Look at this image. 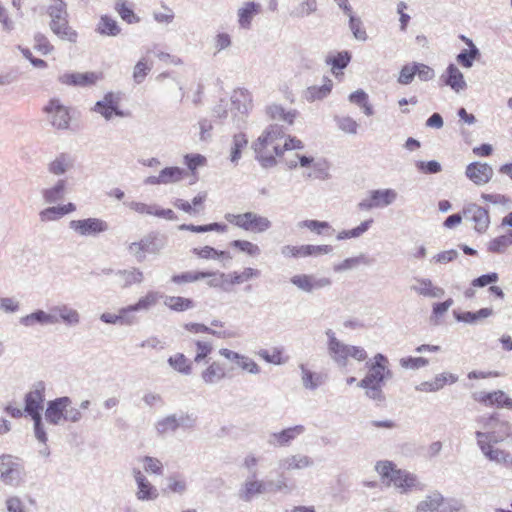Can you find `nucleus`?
Segmentation results:
<instances>
[{
	"mask_svg": "<svg viewBox=\"0 0 512 512\" xmlns=\"http://www.w3.org/2000/svg\"><path fill=\"white\" fill-rule=\"evenodd\" d=\"M326 335L328 336L329 356L338 367H346L350 357L359 362L366 360L367 352L363 347L343 343L330 329L326 331Z\"/></svg>",
	"mask_w": 512,
	"mask_h": 512,
	"instance_id": "nucleus-5",
	"label": "nucleus"
},
{
	"mask_svg": "<svg viewBox=\"0 0 512 512\" xmlns=\"http://www.w3.org/2000/svg\"><path fill=\"white\" fill-rule=\"evenodd\" d=\"M463 503L455 498L446 499L439 491L427 494L416 506V512H459Z\"/></svg>",
	"mask_w": 512,
	"mask_h": 512,
	"instance_id": "nucleus-6",
	"label": "nucleus"
},
{
	"mask_svg": "<svg viewBox=\"0 0 512 512\" xmlns=\"http://www.w3.org/2000/svg\"><path fill=\"white\" fill-rule=\"evenodd\" d=\"M51 21H60L68 17L67 6L64 0H51L47 8Z\"/></svg>",
	"mask_w": 512,
	"mask_h": 512,
	"instance_id": "nucleus-51",
	"label": "nucleus"
},
{
	"mask_svg": "<svg viewBox=\"0 0 512 512\" xmlns=\"http://www.w3.org/2000/svg\"><path fill=\"white\" fill-rule=\"evenodd\" d=\"M196 425V417L188 413H175L159 419L155 424L157 433L161 436L175 433L178 429H192Z\"/></svg>",
	"mask_w": 512,
	"mask_h": 512,
	"instance_id": "nucleus-10",
	"label": "nucleus"
},
{
	"mask_svg": "<svg viewBox=\"0 0 512 512\" xmlns=\"http://www.w3.org/2000/svg\"><path fill=\"white\" fill-rule=\"evenodd\" d=\"M95 31L103 36L115 37L121 33V28L115 19L108 15H102Z\"/></svg>",
	"mask_w": 512,
	"mask_h": 512,
	"instance_id": "nucleus-39",
	"label": "nucleus"
},
{
	"mask_svg": "<svg viewBox=\"0 0 512 512\" xmlns=\"http://www.w3.org/2000/svg\"><path fill=\"white\" fill-rule=\"evenodd\" d=\"M248 144L246 135L242 132L237 133L233 136L230 160L233 163H237L241 158L242 149Z\"/></svg>",
	"mask_w": 512,
	"mask_h": 512,
	"instance_id": "nucleus-50",
	"label": "nucleus"
},
{
	"mask_svg": "<svg viewBox=\"0 0 512 512\" xmlns=\"http://www.w3.org/2000/svg\"><path fill=\"white\" fill-rule=\"evenodd\" d=\"M159 496L158 490L148 479L137 484L136 498L139 501H153Z\"/></svg>",
	"mask_w": 512,
	"mask_h": 512,
	"instance_id": "nucleus-44",
	"label": "nucleus"
},
{
	"mask_svg": "<svg viewBox=\"0 0 512 512\" xmlns=\"http://www.w3.org/2000/svg\"><path fill=\"white\" fill-rule=\"evenodd\" d=\"M259 275V271L253 268H245L242 272H233L227 274L228 276V284H242L253 277H257Z\"/></svg>",
	"mask_w": 512,
	"mask_h": 512,
	"instance_id": "nucleus-54",
	"label": "nucleus"
},
{
	"mask_svg": "<svg viewBox=\"0 0 512 512\" xmlns=\"http://www.w3.org/2000/svg\"><path fill=\"white\" fill-rule=\"evenodd\" d=\"M50 29L52 32L59 37L61 40L75 43L77 41V32L69 26L68 19H62L60 21H50Z\"/></svg>",
	"mask_w": 512,
	"mask_h": 512,
	"instance_id": "nucleus-34",
	"label": "nucleus"
},
{
	"mask_svg": "<svg viewBox=\"0 0 512 512\" xmlns=\"http://www.w3.org/2000/svg\"><path fill=\"white\" fill-rule=\"evenodd\" d=\"M310 171L305 174L309 179L326 180L330 177L329 165L326 160L315 159L312 163Z\"/></svg>",
	"mask_w": 512,
	"mask_h": 512,
	"instance_id": "nucleus-43",
	"label": "nucleus"
},
{
	"mask_svg": "<svg viewBox=\"0 0 512 512\" xmlns=\"http://www.w3.org/2000/svg\"><path fill=\"white\" fill-rule=\"evenodd\" d=\"M314 461L307 455H289L279 460L278 467L283 472L300 470L313 466Z\"/></svg>",
	"mask_w": 512,
	"mask_h": 512,
	"instance_id": "nucleus-27",
	"label": "nucleus"
},
{
	"mask_svg": "<svg viewBox=\"0 0 512 512\" xmlns=\"http://www.w3.org/2000/svg\"><path fill=\"white\" fill-rule=\"evenodd\" d=\"M82 418V412L79 408L72 406V399L68 396L58 397L47 403L45 419L51 425L58 426L65 422L78 423Z\"/></svg>",
	"mask_w": 512,
	"mask_h": 512,
	"instance_id": "nucleus-4",
	"label": "nucleus"
},
{
	"mask_svg": "<svg viewBox=\"0 0 512 512\" xmlns=\"http://www.w3.org/2000/svg\"><path fill=\"white\" fill-rule=\"evenodd\" d=\"M303 148L304 144L300 139L286 136L283 127L278 124L269 125L253 143L255 158L263 168L276 166V158L282 157L285 151Z\"/></svg>",
	"mask_w": 512,
	"mask_h": 512,
	"instance_id": "nucleus-1",
	"label": "nucleus"
},
{
	"mask_svg": "<svg viewBox=\"0 0 512 512\" xmlns=\"http://www.w3.org/2000/svg\"><path fill=\"white\" fill-rule=\"evenodd\" d=\"M333 82L330 79H324V83L320 86L313 85L308 87L304 93L303 97L308 102H314L316 100H322L326 98L332 90Z\"/></svg>",
	"mask_w": 512,
	"mask_h": 512,
	"instance_id": "nucleus-36",
	"label": "nucleus"
},
{
	"mask_svg": "<svg viewBox=\"0 0 512 512\" xmlns=\"http://www.w3.org/2000/svg\"><path fill=\"white\" fill-rule=\"evenodd\" d=\"M186 175L187 172L185 169L177 166H170L163 168L158 175L146 177L143 182L145 185L176 184L182 181Z\"/></svg>",
	"mask_w": 512,
	"mask_h": 512,
	"instance_id": "nucleus-17",
	"label": "nucleus"
},
{
	"mask_svg": "<svg viewBox=\"0 0 512 512\" xmlns=\"http://www.w3.org/2000/svg\"><path fill=\"white\" fill-rule=\"evenodd\" d=\"M266 115L273 121L283 122L289 126L294 124L298 116L295 109L286 110L282 105L272 103L265 108Z\"/></svg>",
	"mask_w": 512,
	"mask_h": 512,
	"instance_id": "nucleus-25",
	"label": "nucleus"
},
{
	"mask_svg": "<svg viewBox=\"0 0 512 512\" xmlns=\"http://www.w3.org/2000/svg\"><path fill=\"white\" fill-rule=\"evenodd\" d=\"M77 310L67 304L50 306L47 311L36 310L21 320H78Z\"/></svg>",
	"mask_w": 512,
	"mask_h": 512,
	"instance_id": "nucleus-11",
	"label": "nucleus"
},
{
	"mask_svg": "<svg viewBox=\"0 0 512 512\" xmlns=\"http://www.w3.org/2000/svg\"><path fill=\"white\" fill-rule=\"evenodd\" d=\"M301 380L303 387L307 390H316L325 382V377L321 373L309 370L304 364L300 365Z\"/></svg>",
	"mask_w": 512,
	"mask_h": 512,
	"instance_id": "nucleus-38",
	"label": "nucleus"
},
{
	"mask_svg": "<svg viewBox=\"0 0 512 512\" xmlns=\"http://www.w3.org/2000/svg\"><path fill=\"white\" fill-rule=\"evenodd\" d=\"M469 50H462L457 55V62L465 68H471L474 60L480 55L479 49L474 45L472 40H467Z\"/></svg>",
	"mask_w": 512,
	"mask_h": 512,
	"instance_id": "nucleus-45",
	"label": "nucleus"
},
{
	"mask_svg": "<svg viewBox=\"0 0 512 512\" xmlns=\"http://www.w3.org/2000/svg\"><path fill=\"white\" fill-rule=\"evenodd\" d=\"M225 376L226 371L218 362H213L201 374L203 381L210 385L220 382Z\"/></svg>",
	"mask_w": 512,
	"mask_h": 512,
	"instance_id": "nucleus-40",
	"label": "nucleus"
},
{
	"mask_svg": "<svg viewBox=\"0 0 512 512\" xmlns=\"http://www.w3.org/2000/svg\"><path fill=\"white\" fill-rule=\"evenodd\" d=\"M193 254L201 259H217L222 262L223 267H227L232 260V255L227 251H219L211 246H204L202 248H194Z\"/></svg>",
	"mask_w": 512,
	"mask_h": 512,
	"instance_id": "nucleus-33",
	"label": "nucleus"
},
{
	"mask_svg": "<svg viewBox=\"0 0 512 512\" xmlns=\"http://www.w3.org/2000/svg\"><path fill=\"white\" fill-rule=\"evenodd\" d=\"M463 217L465 220L473 223V227L478 233H484L490 224L488 211L474 203L468 204L463 208Z\"/></svg>",
	"mask_w": 512,
	"mask_h": 512,
	"instance_id": "nucleus-18",
	"label": "nucleus"
},
{
	"mask_svg": "<svg viewBox=\"0 0 512 512\" xmlns=\"http://www.w3.org/2000/svg\"><path fill=\"white\" fill-rule=\"evenodd\" d=\"M371 193L376 202L377 208L391 205L398 197L397 192L391 188L372 190Z\"/></svg>",
	"mask_w": 512,
	"mask_h": 512,
	"instance_id": "nucleus-41",
	"label": "nucleus"
},
{
	"mask_svg": "<svg viewBox=\"0 0 512 512\" xmlns=\"http://www.w3.org/2000/svg\"><path fill=\"white\" fill-rule=\"evenodd\" d=\"M73 168L72 158L65 153H61L54 160L48 163L47 170L55 176H61Z\"/></svg>",
	"mask_w": 512,
	"mask_h": 512,
	"instance_id": "nucleus-37",
	"label": "nucleus"
},
{
	"mask_svg": "<svg viewBox=\"0 0 512 512\" xmlns=\"http://www.w3.org/2000/svg\"><path fill=\"white\" fill-rule=\"evenodd\" d=\"M116 274L120 278V282L123 287L141 283L143 281V273L136 268H132L130 270H119Z\"/></svg>",
	"mask_w": 512,
	"mask_h": 512,
	"instance_id": "nucleus-48",
	"label": "nucleus"
},
{
	"mask_svg": "<svg viewBox=\"0 0 512 512\" xmlns=\"http://www.w3.org/2000/svg\"><path fill=\"white\" fill-rule=\"evenodd\" d=\"M34 49L42 55H47L54 50V46L44 34L37 33L34 36Z\"/></svg>",
	"mask_w": 512,
	"mask_h": 512,
	"instance_id": "nucleus-59",
	"label": "nucleus"
},
{
	"mask_svg": "<svg viewBox=\"0 0 512 512\" xmlns=\"http://www.w3.org/2000/svg\"><path fill=\"white\" fill-rule=\"evenodd\" d=\"M66 188L67 181L65 179H58L52 186L44 188L41 191V196L45 203L55 204L65 197Z\"/></svg>",
	"mask_w": 512,
	"mask_h": 512,
	"instance_id": "nucleus-32",
	"label": "nucleus"
},
{
	"mask_svg": "<svg viewBox=\"0 0 512 512\" xmlns=\"http://www.w3.org/2000/svg\"><path fill=\"white\" fill-rule=\"evenodd\" d=\"M152 69V63L148 61L146 57H142L133 68V80L136 84H141L148 73Z\"/></svg>",
	"mask_w": 512,
	"mask_h": 512,
	"instance_id": "nucleus-52",
	"label": "nucleus"
},
{
	"mask_svg": "<svg viewBox=\"0 0 512 512\" xmlns=\"http://www.w3.org/2000/svg\"><path fill=\"white\" fill-rule=\"evenodd\" d=\"M375 470L388 486H393L401 494H407L414 490L421 491L424 488L416 475L406 470L397 469L391 461L377 462Z\"/></svg>",
	"mask_w": 512,
	"mask_h": 512,
	"instance_id": "nucleus-3",
	"label": "nucleus"
},
{
	"mask_svg": "<svg viewBox=\"0 0 512 512\" xmlns=\"http://www.w3.org/2000/svg\"><path fill=\"white\" fill-rule=\"evenodd\" d=\"M475 437L488 439L493 442H504L507 439H512V424L499 417L498 422L492 431L478 430L475 432Z\"/></svg>",
	"mask_w": 512,
	"mask_h": 512,
	"instance_id": "nucleus-21",
	"label": "nucleus"
},
{
	"mask_svg": "<svg viewBox=\"0 0 512 512\" xmlns=\"http://www.w3.org/2000/svg\"><path fill=\"white\" fill-rule=\"evenodd\" d=\"M265 492V484L257 476H248L239 491V497L245 502L251 501L255 496Z\"/></svg>",
	"mask_w": 512,
	"mask_h": 512,
	"instance_id": "nucleus-30",
	"label": "nucleus"
},
{
	"mask_svg": "<svg viewBox=\"0 0 512 512\" xmlns=\"http://www.w3.org/2000/svg\"><path fill=\"white\" fill-rule=\"evenodd\" d=\"M466 176L476 185H484L493 176V169L486 163H471L466 168Z\"/></svg>",
	"mask_w": 512,
	"mask_h": 512,
	"instance_id": "nucleus-23",
	"label": "nucleus"
},
{
	"mask_svg": "<svg viewBox=\"0 0 512 512\" xmlns=\"http://www.w3.org/2000/svg\"><path fill=\"white\" fill-rule=\"evenodd\" d=\"M441 80L455 92H460L467 87L463 73L454 64H449L441 75Z\"/></svg>",
	"mask_w": 512,
	"mask_h": 512,
	"instance_id": "nucleus-28",
	"label": "nucleus"
},
{
	"mask_svg": "<svg viewBox=\"0 0 512 512\" xmlns=\"http://www.w3.org/2000/svg\"><path fill=\"white\" fill-rule=\"evenodd\" d=\"M305 432L303 425L286 428L270 436L269 443L274 446H288L294 439Z\"/></svg>",
	"mask_w": 512,
	"mask_h": 512,
	"instance_id": "nucleus-29",
	"label": "nucleus"
},
{
	"mask_svg": "<svg viewBox=\"0 0 512 512\" xmlns=\"http://www.w3.org/2000/svg\"><path fill=\"white\" fill-rule=\"evenodd\" d=\"M475 401L485 406H495L497 408H506L512 410V398L506 395L502 390L493 392H478L473 395Z\"/></svg>",
	"mask_w": 512,
	"mask_h": 512,
	"instance_id": "nucleus-20",
	"label": "nucleus"
},
{
	"mask_svg": "<svg viewBox=\"0 0 512 512\" xmlns=\"http://www.w3.org/2000/svg\"><path fill=\"white\" fill-rule=\"evenodd\" d=\"M224 218L228 223L253 233H264L272 226L271 221L267 217L254 212L242 214L226 213Z\"/></svg>",
	"mask_w": 512,
	"mask_h": 512,
	"instance_id": "nucleus-7",
	"label": "nucleus"
},
{
	"mask_svg": "<svg viewBox=\"0 0 512 512\" xmlns=\"http://www.w3.org/2000/svg\"><path fill=\"white\" fill-rule=\"evenodd\" d=\"M338 128L346 134L355 135L358 130V123L350 116H336L334 118Z\"/></svg>",
	"mask_w": 512,
	"mask_h": 512,
	"instance_id": "nucleus-55",
	"label": "nucleus"
},
{
	"mask_svg": "<svg viewBox=\"0 0 512 512\" xmlns=\"http://www.w3.org/2000/svg\"><path fill=\"white\" fill-rule=\"evenodd\" d=\"M230 245L250 256H258L261 253L260 247L248 240H233Z\"/></svg>",
	"mask_w": 512,
	"mask_h": 512,
	"instance_id": "nucleus-57",
	"label": "nucleus"
},
{
	"mask_svg": "<svg viewBox=\"0 0 512 512\" xmlns=\"http://www.w3.org/2000/svg\"><path fill=\"white\" fill-rule=\"evenodd\" d=\"M69 228L80 237H97L109 230V224L101 218L71 220Z\"/></svg>",
	"mask_w": 512,
	"mask_h": 512,
	"instance_id": "nucleus-13",
	"label": "nucleus"
},
{
	"mask_svg": "<svg viewBox=\"0 0 512 512\" xmlns=\"http://www.w3.org/2000/svg\"><path fill=\"white\" fill-rule=\"evenodd\" d=\"M152 244L153 241L150 238H143L138 242L131 243L128 250L138 262H142L145 259L146 252H155V250L151 248Z\"/></svg>",
	"mask_w": 512,
	"mask_h": 512,
	"instance_id": "nucleus-42",
	"label": "nucleus"
},
{
	"mask_svg": "<svg viewBox=\"0 0 512 512\" xmlns=\"http://www.w3.org/2000/svg\"><path fill=\"white\" fill-rule=\"evenodd\" d=\"M261 6L255 2H246L238 9V23L240 27L249 29L252 19L260 12Z\"/></svg>",
	"mask_w": 512,
	"mask_h": 512,
	"instance_id": "nucleus-35",
	"label": "nucleus"
},
{
	"mask_svg": "<svg viewBox=\"0 0 512 512\" xmlns=\"http://www.w3.org/2000/svg\"><path fill=\"white\" fill-rule=\"evenodd\" d=\"M169 365L177 372L189 375L191 373V362L182 353H177L168 359Z\"/></svg>",
	"mask_w": 512,
	"mask_h": 512,
	"instance_id": "nucleus-49",
	"label": "nucleus"
},
{
	"mask_svg": "<svg viewBox=\"0 0 512 512\" xmlns=\"http://www.w3.org/2000/svg\"><path fill=\"white\" fill-rule=\"evenodd\" d=\"M47 120L52 127L58 130H67L70 126L71 116L69 108L62 104L59 99L49 100L43 108Z\"/></svg>",
	"mask_w": 512,
	"mask_h": 512,
	"instance_id": "nucleus-12",
	"label": "nucleus"
},
{
	"mask_svg": "<svg viewBox=\"0 0 512 512\" xmlns=\"http://www.w3.org/2000/svg\"><path fill=\"white\" fill-rule=\"evenodd\" d=\"M291 283L304 292H312L316 289L328 287L331 284L329 278H316L313 275L300 274L291 278Z\"/></svg>",
	"mask_w": 512,
	"mask_h": 512,
	"instance_id": "nucleus-22",
	"label": "nucleus"
},
{
	"mask_svg": "<svg viewBox=\"0 0 512 512\" xmlns=\"http://www.w3.org/2000/svg\"><path fill=\"white\" fill-rule=\"evenodd\" d=\"M25 477L21 460L10 454L0 455V480L7 486L18 487Z\"/></svg>",
	"mask_w": 512,
	"mask_h": 512,
	"instance_id": "nucleus-8",
	"label": "nucleus"
},
{
	"mask_svg": "<svg viewBox=\"0 0 512 512\" xmlns=\"http://www.w3.org/2000/svg\"><path fill=\"white\" fill-rule=\"evenodd\" d=\"M477 446L482 454L491 462L503 464L506 466L512 465V456L506 450L495 447L499 442H493L488 439L476 438Z\"/></svg>",
	"mask_w": 512,
	"mask_h": 512,
	"instance_id": "nucleus-15",
	"label": "nucleus"
},
{
	"mask_svg": "<svg viewBox=\"0 0 512 512\" xmlns=\"http://www.w3.org/2000/svg\"><path fill=\"white\" fill-rule=\"evenodd\" d=\"M142 462L144 463V469L147 473L155 475L163 474V464L159 459L151 456H144L142 458Z\"/></svg>",
	"mask_w": 512,
	"mask_h": 512,
	"instance_id": "nucleus-61",
	"label": "nucleus"
},
{
	"mask_svg": "<svg viewBox=\"0 0 512 512\" xmlns=\"http://www.w3.org/2000/svg\"><path fill=\"white\" fill-rule=\"evenodd\" d=\"M457 380L458 377L454 374L441 373L436 375L433 380L420 383L415 389L420 392H436L442 389L446 383L453 384Z\"/></svg>",
	"mask_w": 512,
	"mask_h": 512,
	"instance_id": "nucleus-31",
	"label": "nucleus"
},
{
	"mask_svg": "<svg viewBox=\"0 0 512 512\" xmlns=\"http://www.w3.org/2000/svg\"><path fill=\"white\" fill-rule=\"evenodd\" d=\"M114 9L121 19L128 24L138 23L140 21V18L134 13V11L127 6L126 0H116Z\"/></svg>",
	"mask_w": 512,
	"mask_h": 512,
	"instance_id": "nucleus-47",
	"label": "nucleus"
},
{
	"mask_svg": "<svg viewBox=\"0 0 512 512\" xmlns=\"http://www.w3.org/2000/svg\"><path fill=\"white\" fill-rule=\"evenodd\" d=\"M164 304L174 311H185L194 307L192 300L184 297L166 296Z\"/></svg>",
	"mask_w": 512,
	"mask_h": 512,
	"instance_id": "nucleus-53",
	"label": "nucleus"
},
{
	"mask_svg": "<svg viewBox=\"0 0 512 512\" xmlns=\"http://www.w3.org/2000/svg\"><path fill=\"white\" fill-rule=\"evenodd\" d=\"M317 0H303L291 12L293 18H304L317 11Z\"/></svg>",
	"mask_w": 512,
	"mask_h": 512,
	"instance_id": "nucleus-46",
	"label": "nucleus"
},
{
	"mask_svg": "<svg viewBox=\"0 0 512 512\" xmlns=\"http://www.w3.org/2000/svg\"><path fill=\"white\" fill-rule=\"evenodd\" d=\"M98 75L94 72L64 73L58 77V81L69 86L87 87L96 83Z\"/></svg>",
	"mask_w": 512,
	"mask_h": 512,
	"instance_id": "nucleus-24",
	"label": "nucleus"
},
{
	"mask_svg": "<svg viewBox=\"0 0 512 512\" xmlns=\"http://www.w3.org/2000/svg\"><path fill=\"white\" fill-rule=\"evenodd\" d=\"M298 226L301 228H307L312 232L321 235L324 230L330 229V224L326 221H318V220H304L298 223Z\"/></svg>",
	"mask_w": 512,
	"mask_h": 512,
	"instance_id": "nucleus-62",
	"label": "nucleus"
},
{
	"mask_svg": "<svg viewBox=\"0 0 512 512\" xmlns=\"http://www.w3.org/2000/svg\"><path fill=\"white\" fill-rule=\"evenodd\" d=\"M161 298H164V296L161 293L151 291V292L147 293L146 296L139 299V301L136 304L129 305L125 308H122L119 311L118 315L111 314V313H103L100 316V320H123L126 313L132 312V311L149 309L151 306L156 304L158 302V300Z\"/></svg>",
	"mask_w": 512,
	"mask_h": 512,
	"instance_id": "nucleus-16",
	"label": "nucleus"
},
{
	"mask_svg": "<svg viewBox=\"0 0 512 512\" xmlns=\"http://www.w3.org/2000/svg\"><path fill=\"white\" fill-rule=\"evenodd\" d=\"M509 246L510 245L505 234L490 240L487 244V249L492 253L503 254L506 252Z\"/></svg>",
	"mask_w": 512,
	"mask_h": 512,
	"instance_id": "nucleus-60",
	"label": "nucleus"
},
{
	"mask_svg": "<svg viewBox=\"0 0 512 512\" xmlns=\"http://www.w3.org/2000/svg\"><path fill=\"white\" fill-rule=\"evenodd\" d=\"M498 413H492L489 415H481L476 418V423L480 425V427L484 431H492L494 427L496 426L498 419H499Z\"/></svg>",
	"mask_w": 512,
	"mask_h": 512,
	"instance_id": "nucleus-64",
	"label": "nucleus"
},
{
	"mask_svg": "<svg viewBox=\"0 0 512 512\" xmlns=\"http://www.w3.org/2000/svg\"><path fill=\"white\" fill-rule=\"evenodd\" d=\"M92 110L106 120H111L113 116H125V113L119 109V98L112 92L105 94L101 100L97 101Z\"/></svg>",
	"mask_w": 512,
	"mask_h": 512,
	"instance_id": "nucleus-19",
	"label": "nucleus"
},
{
	"mask_svg": "<svg viewBox=\"0 0 512 512\" xmlns=\"http://www.w3.org/2000/svg\"><path fill=\"white\" fill-rule=\"evenodd\" d=\"M45 383L38 381L33 384L31 390L24 397V412L32 417L42 416L43 403L45 400Z\"/></svg>",
	"mask_w": 512,
	"mask_h": 512,
	"instance_id": "nucleus-14",
	"label": "nucleus"
},
{
	"mask_svg": "<svg viewBox=\"0 0 512 512\" xmlns=\"http://www.w3.org/2000/svg\"><path fill=\"white\" fill-rule=\"evenodd\" d=\"M428 363V359L424 357H404L400 359V365L405 369L416 370L427 366Z\"/></svg>",
	"mask_w": 512,
	"mask_h": 512,
	"instance_id": "nucleus-63",
	"label": "nucleus"
},
{
	"mask_svg": "<svg viewBox=\"0 0 512 512\" xmlns=\"http://www.w3.org/2000/svg\"><path fill=\"white\" fill-rule=\"evenodd\" d=\"M253 107L252 94L243 88L233 91L230 98V112L233 123L240 126Z\"/></svg>",
	"mask_w": 512,
	"mask_h": 512,
	"instance_id": "nucleus-9",
	"label": "nucleus"
},
{
	"mask_svg": "<svg viewBox=\"0 0 512 512\" xmlns=\"http://www.w3.org/2000/svg\"><path fill=\"white\" fill-rule=\"evenodd\" d=\"M349 28L355 37V39L359 41H366L368 36L366 30L362 26V21L360 18L355 17L354 15H350L349 17Z\"/></svg>",
	"mask_w": 512,
	"mask_h": 512,
	"instance_id": "nucleus-58",
	"label": "nucleus"
},
{
	"mask_svg": "<svg viewBox=\"0 0 512 512\" xmlns=\"http://www.w3.org/2000/svg\"><path fill=\"white\" fill-rule=\"evenodd\" d=\"M368 372L366 376L358 382V386L365 390V395L377 402L382 403L385 395L382 390V384L386 379L391 378L392 372L388 368V359L385 355L378 353L371 361L366 362Z\"/></svg>",
	"mask_w": 512,
	"mask_h": 512,
	"instance_id": "nucleus-2",
	"label": "nucleus"
},
{
	"mask_svg": "<svg viewBox=\"0 0 512 512\" xmlns=\"http://www.w3.org/2000/svg\"><path fill=\"white\" fill-rule=\"evenodd\" d=\"M411 290L427 298H442L445 294L443 288L434 285L432 281L427 278H416L414 284L411 286Z\"/></svg>",
	"mask_w": 512,
	"mask_h": 512,
	"instance_id": "nucleus-26",
	"label": "nucleus"
},
{
	"mask_svg": "<svg viewBox=\"0 0 512 512\" xmlns=\"http://www.w3.org/2000/svg\"><path fill=\"white\" fill-rule=\"evenodd\" d=\"M366 257L364 255H360L357 257L346 258L342 262L335 264L333 266V270L336 272L348 271L356 268L360 264H366Z\"/></svg>",
	"mask_w": 512,
	"mask_h": 512,
	"instance_id": "nucleus-56",
	"label": "nucleus"
}]
</instances>
